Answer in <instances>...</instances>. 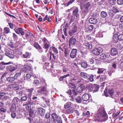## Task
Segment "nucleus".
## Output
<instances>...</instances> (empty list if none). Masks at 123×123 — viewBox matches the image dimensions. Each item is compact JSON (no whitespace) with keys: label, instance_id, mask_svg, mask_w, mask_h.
Returning a JSON list of instances; mask_svg holds the SVG:
<instances>
[{"label":"nucleus","instance_id":"obj_1","mask_svg":"<svg viewBox=\"0 0 123 123\" xmlns=\"http://www.w3.org/2000/svg\"><path fill=\"white\" fill-rule=\"evenodd\" d=\"M95 121L98 122L105 121L108 119L107 116L103 107L100 106L96 114L94 115Z\"/></svg>","mask_w":123,"mask_h":123},{"label":"nucleus","instance_id":"obj_2","mask_svg":"<svg viewBox=\"0 0 123 123\" xmlns=\"http://www.w3.org/2000/svg\"><path fill=\"white\" fill-rule=\"evenodd\" d=\"M43 84L44 85L43 87H41L38 88V90L37 91V93L39 95H41L43 94L44 96H47L49 92L46 90V84L45 82H43Z\"/></svg>","mask_w":123,"mask_h":123},{"label":"nucleus","instance_id":"obj_3","mask_svg":"<svg viewBox=\"0 0 123 123\" xmlns=\"http://www.w3.org/2000/svg\"><path fill=\"white\" fill-rule=\"evenodd\" d=\"M91 5L89 2H87L85 3L83 6H80V8L81 10L82 11L84 14H86L88 12V9L90 7Z\"/></svg>","mask_w":123,"mask_h":123},{"label":"nucleus","instance_id":"obj_4","mask_svg":"<svg viewBox=\"0 0 123 123\" xmlns=\"http://www.w3.org/2000/svg\"><path fill=\"white\" fill-rule=\"evenodd\" d=\"M34 90V89L33 88L26 89V92L25 95L27 96L29 98L31 99L32 95V92Z\"/></svg>","mask_w":123,"mask_h":123},{"label":"nucleus","instance_id":"obj_5","mask_svg":"<svg viewBox=\"0 0 123 123\" xmlns=\"http://www.w3.org/2000/svg\"><path fill=\"white\" fill-rule=\"evenodd\" d=\"M51 116L52 118L53 119V121H52V119H49V120H47V123H55V121L57 120V118L59 117L58 115L55 113H53L51 114Z\"/></svg>","mask_w":123,"mask_h":123},{"label":"nucleus","instance_id":"obj_6","mask_svg":"<svg viewBox=\"0 0 123 123\" xmlns=\"http://www.w3.org/2000/svg\"><path fill=\"white\" fill-rule=\"evenodd\" d=\"M103 51L102 48L101 47H99L97 48L94 49L92 51V53L96 55H99L100 53Z\"/></svg>","mask_w":123,"mask_h":123},{"label":"nucleus","instance_id":"obj_7","mask_svg":"<svg viewBox=\"0 0 123 123\" xmlns=\"http://www.w3.org/2000/svg\"><path fill=\"white\" fill-rule=\"evenodd\" d=\"M14 51L13 50H6V52L5 53V54L7 56L9 57L11 59L13 58L14 56L13 55Z\"/></svg>","mask_w":123,"mask_h":123},{"label":"nucleus","instance_id":"obj_8","mask_svg":"<svg viewBox=\"0 0 123 123\" xmlns=\"http://www.w3.org/2000/svg\"><path fill=\"white\" fill-rule=\"evenodd\" d=\"M17 68V66L15 65L9 66L6 68V70L12 72L15 70Z\"/></svg>","mask_w":123,"mask_h":123},{"label":"nucleus","instance_id":"obj_9","mask_svg":"<svg viewBox=\"0 0 123 123\" xmlns=\"http://www.w3.org/2000/svg\"><path fill=\"white\" fill-rule=\"evenodd\" d=\"M20 101L21 99H19L17 97H15L12 100V104L17 106L19 105Z\"/></svg>","mask_w":123,"mask_h":123},{"label":"nucleus","instance_id":"obj_10","mask_svg":"<svg viewBox=\"0 0 123 123\" xmlns=\"http://www.w3.org/2000/svg\"><path fill=\"white\" fill-rule=\"evenodd\" d=\"M77 27L75 25L72 29L69 31V35L71 36H72L75 32H77Z\"/></svg>","mask_w":123,"mask_h":123},{"label":"nucleus","instance_id":"obj_11","mask_svg":"<svg viewBox=\"0 0 123 123\" xmlns=\"http://www.w3.org/2000/svg\"><path fill=\"white\" fill-rule=\"evenodd\" d=\"M77 50L76 49H72L70 55L71 58H74L76 57L77 54Z\"/></svg>","mask_w":123,"mask_h":123},{"label":"nucleus","instance_id":"obj_12","mask_svg":"<svg viewBox=\"0 0 123 123\" xmlns=\"http://www.w3.org/2000/svg\"><path fill=\"white\" fill-rule=\"evenodd\" d=\"M34 47L37 49L38 52L40 53H42L43 52L42 48L37 43H35L34 44Z\"/></svg>","mask_w":123,"mask_h":123},{"label":"nucleus","instance_id":"obj_13","mask_svg":"<svg viewBox=\"0 0 123 123\" xmlns=\"http://www.w3.org/2000/svg\"><path fill=\"white\" fill-rule=\"evenodd\" d=\"M71 9L73 10V15L77 17L78 16V13L79 12L78 8L77 7L74 6L71 8Z\"/></svg>","mask_w":123,"mask_h":123},{"label":"nucleus","instance_id":"obj_14","mask_svg":"<svg viewBox=\"0 0 123 123\" xmlns=\"http://www.w3.org/2000/svg\"><path fill=\"white\" fill-rule=\"evenodd\" d=\"M63 48L62 47V46L60 47H59V49H61L62 51H64V53L65 54V55L66 56H67L68 55L70 51L69 50L67 49H66L65 48V47L64 46L63 47Z\"/></svg>","mask_w":123,"mask_h":123},{"label":"nucleus","instance_id":"obj_15","mask_svg":"<svg viewBox=\"0 0 123 123\" xmlns=\"http://www.w3.org/2000/svg\"><path fill=\"white\" fill-rule=\"evenodd\" d=\"M85 89V86L84 85L81 84L78 86L77 89L76 91L77 92L81 93Z\"/></svg>","mask_w":123,"mask_h":123},{"label":"nucleus","instance_id":"obj_16","mask_svg":"<svg viewBox=\"0 0 123 123\" xmlns=\"http://www.w3.org/2000/svg\"><path fill=\"white\" fill-rule=\"evenodd\" d=\"M70 76V75L69 74L64 75L63 76L61 77L59 79L60 81H63L64 82L65 81L66 82V83L67 84L68 82L66 80V77H69Z\"/></svg>","mask_w":123,"mask_h":123},{"label":"nucleus","instance_id":"obj_17","mask_svg":"<svg viewBox=\"0 0 123 123\" xmlns=\"http://www.w3.org/2000/svg\"><path fill=\"white\" fill-rule=\"evenodd\" d=\"M76 42V39L74 38L73 37H72L69 40V47L71 45L74 46Z\"/></svg>","mask_w":123,"mask_h":123},{"label":"nucleus","instance_id":"obj_18","mask_svg":"<svg viewBox=\"0 0 123 123\" xmlns=\"http://www.w3.org/2000/svg\"><path fill=\"white\" fill-rule=\"evenodd\" d=\"M38 111L40 115L44 116L45 112V110L42 107H40L38 108Z\"/></svg>","mask_w":123,"mask_h":123},{"label":"nucleus","instance_id":"obj_19","mask_svg":"<svg viewBox=\"0 0 123 123\" xmlns=\"http://www.w3.org/2000/svg\"><path fill=\"white\" fill-rule=\"evenodd\" d=\"M118 54L117 49L114 48H112L111 50V55L113 56H116Z\"/></svg>","mask_w":123,"mask_h":123},{"label":"nucleus","instance_id":"obj_20","mask_svg":"<svg viewBox=\"0 0 123 123\" xmlns=\"http://www.w3.org/2000/svg\"><path fill=\"white\" fill-rule=\"evenodd\" d=\"M89 95L87 94H84L82 96V98L83 100L86 101L88 100L89 99Z\"/></svg>","mask_w":123,"mask_h":123},{"label":"nucleus","instance_id":"obj_21","mask_svg":"<svg viewBox=\"0 0 123 123\" xmlns=\"http://www.w3.org/2000/svg\"><path fill=\"white\" fill-rule=\"evenodd\" d=\"M89 21L90 23L94 24H96L98 22L97 19L95 18H90Z\"/></svg>","mask_w":123,"mask_h":123},{"label":"nucleus","instance_id":"obj_22","mask_svg":"<svg viewBox=\"0 0 123 123\" xmlns=\"http://www.w3.org/2000/svg\"><path fill=\"white\" fill-rule=\"evenodd\" d=\"M105 70L104 69L99 68H98V70L97 71V73L99 74L103 73L104 72V74H107Z\"/></svg>","mask_w":123,"mask_h":123},{"label":"nucleus","instance_id":"obj_23","mask_svg":"<svg viewBox=\"0 0 123 123\" xmlns=\"http://www.w3.org/2000/svg\"><path fill=\"white\" fill-rule=\"evenodd\" d=\"M112 39V41L114 43H117L118 41V39L119 40L118 36L116 34L114 35Z\"/></svg>","mask_w":123,"mask_h":123},{"label":"nucleus","instance_id":"obj_24","mask_svg":"<svg viewBox=\"0 0 123 123\" xmlns=\"http://www.w3.org/2000/svg\"><path fill=\"white\" fill-rule=\"evenodd\" d=\"M74 109L72 107H70L69 109H67L66 110V113L68 114L73 113L74 111Z\"/></svg>","mask_w":123,"mask_h":123},{"label":"nucleus","instance_id":"obj_25","mask_svg":"<svg viewBox=\"0 0 123 123\" xmlns=\"http://www.w3.org/2000/svg\"><path fill=\"white\" fill-rule=\"evenodd\" d=\"M93 85L91 84H87L86 86V87L88 89V91L89 92H91L93 90Z\"/></svg>","mask_w":123,"mask_h":123},{"label":"nucleus","instance_id":"obj_26","mask_svg":"<svg viewBox=\"0 0 123 123\" xmlns=\"http://www.w3.org/2000/svg\"><path fill=\"white\" fill-rule=\"evenodd\" d=\"M84 47L88 49H90L92 48V45L87 42L84 43Z\"/></svg>","mask_w":123,"mask_h":123},{"label":"nucleus","instance_id":"obj_27","mask_svg":"<svg viewBox=\"0 0 123 123\" xmlns=\"http://www.w3.org/2000/svg\"><path fill=\"white\" fill-rule=\"evenodd\" d=\"M80 75L81 77L85 79H86L89 77L87 73L83 72H81Z\"/></svg>","mask_w":123,"mask_h":123},{"label":"nucleus","instance_id":"obj_28","mask_svg":"<svg viewBox=\"0 0 123 123\" xmlns=\"http://www.w3.org/2000/svg\"><path fill=\"white\" fill-rule=\"evenodd\" d=\"M31 77V75L29 74H27L26 75H24V79L25 80H28Z\"/></svg>","mask_w":123,"mask_h":123},{"label":"nucleus","instance_id":"obj_29","mask_svg":"<svg viewBox=\"0 0 123 123\" xmlns=\"http://www.w3.org/2000/svg\"><path fill=\"white\" fill-rule=\"evenodd\" d=\"M107 79L106 74H103L101 76L99 80L100 81H103Z\"/></svg>","mask_w":123,"mask_h":123},{"label":"nucleus","instance_id":"obj_30","mask_svg":"<svg viewBox=\"0 0 123 123\" xmlns=\"http://www.w3.org/2000/svg\"><path fill=\"white\" fill-rule=\"evenodd\" d=\"M16 106L12 104L10 109V111L11 112H14L16 110Z\"/></svg>","mask_w":123,"mask_h":123},{"label":"nucleus","instance_id":"obj_31","mask_svg":"<svg viewBox=\"0 0 123 123\" xmlns=\"http://www.w3.org/2000/svg\"><path fill=\"white\" fill-rule=\"evenodd\" d=\"M75 99L76 101L78 103H80L82 102V98L79 96H78L76 97Z\"/></svg>","mask_w":123,"mask_h":123},{"label":"nucleus","instance_id":"obj_32","mask_svg":"<svg viewBox=\"0 0 123 123\" xmlns=\"http://www.w3.org/2000/svg\"><path fill=\"white\" fill-rule=\"evenodd\" d=\"M100 15L102 17L105 18L107 16V14L106 12L104 11H102L100 13Z\"/></svg>","mask_w":123,"mask_h":123},{"label":"nucleus","instance_id":"obj_33","mask_svg":"<svg viewBox=\"0 0 123 123\" xmlns=\"http://www.w3.org/2000/svg\"><path fill=\"white\" fill-rule=\"evenodd\" d=\"M114 13L112 9H110L108 11L109 15L111 17H112L114 15Z\"/></svg>","mask_w":123,"mask_h":123},{"label":"nucleus","instance_id":"obj_34","mask_svg":"<svg viewBox=\"0 0 123 123\" xmlns=\"http://www.w3.org/2000/svg\"><path fill=\"white\" fill-rule=\"evenodd\" d=\"M83 80L82 78L79 76H78L75 83L77 84L81 83Z\"/></svg>","mask_w":123,"mask_h":123},{"label":"nucleus","instance_id":"obj_35","mask_svg":"<svg viewBox=\"0 0 123 123\" xmlns=\"http://www.w3.org/2000/svg\"><path fill=\"white\" fill-rule=\"evenodd\" d=\"M93 92H95L98 91L99 86L96 85H93Z\"/></svg>","mask_w":123,"mask_h":123},{"label":"nucleus","instance_id":"obj_36","mask_svg":"<svg viewBox=\"0 0 123 123\" xmlns=\"http://www.w3.org/2000/svg\"><path fill=\"white\" fill-rule=\"evenodd\" d=\"M21 73L22 72L21 70H20L19 71H17L15 74L14 77L16 79L18 77H20Z\"/></svg>","mask_w":123,"mask_h":123},{"label":"nucleus","instance_id":"obj_37","mask_svg":"<svg viewBox=\"0 0 123 123\" xmlns=\"http://www.w3.org/2000/svg\"><path fill=\"white\" fill-rule=\"evenodd\" d=\"M31 55V54L28 52H26L25 54L23 55V56L24 58H28L30 57Z\"/></svg>","mask_w":123,"mask_h":123},{"label":"nucleus","instance_id":"obj_38","mask_svg":"<svg viewBox=\"0 0 123 123\" xmlns=\"http://www.w3.org/2000/svg\"><path fill=\"white\" fill-rule=\"evenodd\" d=\"M106 55L104 53L102 54L99 56V58L102 60H104L106 59Z\"/></svg>","mask_w":123,"mask_h":123},{"label":"nucleus","instance_id":"obj_39","mask_svg":"<svg viewBox=\"0 0 123 123\" xmlns=\"http://www.w3.org/2000/svg\"><path fill=\"white\" fill-rule=\"evenodd\" d=\"M81 66L82 67L84 68H86L88 66V64L86 62H83L81 63Z\"/></svg>","mask_w":123,"mask_h":123},{"label":"nucleus","instance_id":"obj_40","mask_svg":"<svg viewBox=\"0 0 123 123\" xmlns=\"http://www.w3.org/2000/svg\"><path fill=\"white\" fill-rule=\"evenodd\" d=\"M68 86L69 88H75L76 87V86L75 84L70 83L68 84Z\"/></svg>","mask_w":123,"mask_h":123},{"label":"nucleus","instance_id":"obj_41","mask_svg":"<svg viewBox=\"0 0 123 123\" xmlns=\"http://www.w3.org/2000/svg\"><path fill=\"white\" fill-rule=\"evenodd\" d=\"M6 109L3 107L0 108V112L1 114H3L6 112Z\"/></svg>","mask_w":123,"mask_h":123},{"label":"nucleus","instance_id":"obj_42","mask_svg":"<svg viewBox=\"0 0 123 123\" xmlns=\"http://www.w3.org/2000/svg\"><path fill=\"white\" fill-rule=\"evenodd\" d=\"M51 48L52 50L54 51V53H55L56 54H57L58 53V50L55 47L52 46Z\"/></svg>","mask_w":123,"mask_h":123},{"label":"nucleus","instance_id":"obj_43","mask_svg":"<svg viewBox=\"0 0 123 123\" xmlns=\"http://www.w3.org/2000/svg\"><path fill=\"white\" fill-rule=\"evenodd\" d=\"M71 105V103L70 102H67L66 104L64 105V107L66 108H67L70 107Z\"/></svg>","mask_w":123,"mask_h":123},{"label":"nucleus","instance_id":"obj_44","mask_svg":"<svg viewBox=\"0 0 123 123\" xmlns=\"http://www.w3.org/2000/svg\"><path fill=\"white\" fill-rule=\"evenodd\" d=\"M7 74V73H5L2 75L1 78V82H3L5 80V79L6 78V76Z\"/></svg>","mask_w":123,"mask_h":123},{"label":"nucleus","instance_id":"obj_45","mask_svg":"<svg viewBox=\"0 0 123 123\" xmlns=\"http://www.w3.org/2000/svg\"><path fill=\"white\" fill-rule=\"evenodd\" d=\"M90 115V112L89 111H87L86 113H84V112L83 113L82 116L84 117L89 116Z\"/></svg>","mask_w":123,"mask_h":123},{"label":"nucleus","instance_id":"obj_46","mask_svg":"<svg viewBox=\"0 0 123 123\" xmlns=\"http://www.w3.org/2000/svg\"><path fill=\"white\" fill-rule=\"evenodd\" d=\"M15 78L14 77H10L7 78V80L8 81L12 82L14 81Z\"/></svg>","mask_w":123,"mask_h":123},{"label":"nucleus","instance_id":"obj_47","mask_svg":"<svg viewBox=\"0 0 123 123\" xmlns=\"http://www.w3.org/2000/svg\"><path fill=\"white\" fill-rule=\"evenodd\" d=\"M49 47V45L47 43H45L44 46L43 48L45 49L46 50H45V52H47V51Z\"/></svg>","mask_w":123,"mask_h":123},{"label":"nucleus","instance_id":"obj_48","mask_svg":"<svg viewBox=\"0 0 123 123\" xmlns=\"http://www.w3.org/2000/svg\"><path fill=\"white\" fill-rule=\"evenodd\" d=\"M74 1V0H70L68 2L66 3L65 5L67 6H68L69 5L72 4Z\"/></svg>","mask_w":123,"mask_h":123},{"label":"nucleus","instance_id":"obj_49","mask_svg":"<svg viewBox=\"0 0 123 123\" xmlns=\"http://www.w3.org/2000/svg\"><path fill=\"white\" fill-rule=\"evenodd\" d=\"M94 76L93 75H91L89 78H88V81H90L91 82L93 81H94Z\"/></svg>","mask_w":123,"mask_h":123},{"label":"nucleus","instance_id":"obj_50","mask_svg":"<svg viewBox=\"0 0 123 123\" xmlns=\"http://www.w3.org/2000/svg\"><path fill=\"white\" fill-rule=\"evenodd\" d=\"M33 84L35 86H37L40 84L39 81L37 80H35L33 82Z\"/></svg>","mask_w":123,"mask_h":123},{"label":"nucleus","instance_id":"obj_51","mask_svg":"<svg viewBox=\"0 0 123 123\" xmlns=\"http://www.w3.org/2000/svg\"><path fill=\"white\" fill-rule=\"evenodd\" d=\"M25 70H29L30 71H32L33 70L31 66H27L25 68Z\"/></svg>","mask_w":123,"mask_h":123},{"label":"nucleus","instance_id":"obj_52","mask_svg":"<svg viewBox=\"0 0 123 123\" xmlns=\"http://www.w3.org/2000/svg\"><path fill=\"white\" fill-rule=\"evenodd\" d=\"M116 0H109V3L110 5H114Z\"/></svg>","mask_w":123,"mask_h":123},{"label":"nucleus","instance_id":"obj_53","mask_svg":"<svg viewBox=\"0 0 123 123\" xmlns=\"http://www.w3.org/2000/svg\"><path fill=\"white\" fill-rule=\"evenodd\" d=\"M4 30L6 33H8L10 32L9 28L7 27H5L4 29Z\"/></svg>","mask_w":123,"mask_h":123},{"label":"nucleus","instance_id":"obj_54","mask_svg":"<svg viewBox=\"0 0 123 123\" xmlns=\"http://www.w3.org/2000/svg\"><path fill=\"white\" fill-rule=\"evenodd\" d=\"M28 97L27 96H23L21 98V100L22 101H26Z\"/></svg>","mask_w":123,"mask_h":123},{"label":"nucleus","instance_id":"obj_55","mask_svg":"<svg viewBox=\"0 0 123 123\" xmlns=\"http://www.w3.org/2000/svg\"><path fill=\"white\" fill-rule=\"evenodd\" d=\"M18 30L20 32V34L21 33L22 35H23L24 34L25 32L24 31H23V29L22 28H19Z\"/></svg>","mask_w":123,"mask_h":123},{"label":"nucleus","instance_id":"obj_56","mask_svg":"<svg viewBox=\"0 0 123 123\" xmlns=\"http://www.w3.org/2000/svg\"><path fill=\"white\" fill-rule=\"evenodd\" d=\"M95 59L93 57L90 58L89 60V62L91 64L94 63V60Z\"/></svg>","mask_w":123,"mask_h":123},{"label":"nucleus","instance_id":"obj_57","mask_svg":"<svg viewBox=\"0 0 123 123\" xmlns=\"http://www.w3.org/2000/svg\"><path fill=\"white\" fill-rule=\"evenodd\" d=\"M108 92L111 95V97L112 98V96L113 93V90L112 89H110L108 91Z\"/></svg>","mask_w":123,"mask_h":123},{"label":"nucleus","instance_id":"obj_58","mask_svg":"<svg viewBox=\"0 0 123 123\" xmlns=\"http://www.w3.org/2000/svg\"><path fill=\"white\" fill-rule=\"evenodd\" d=\"M116 47L118 49L120 50H122L123 48V47L119 44H117Z\"/></svg>","mask_w":123,"mask_h":123},{"label":"nucleus","instance_id":"obj_59","mask_svg":"<svg viewBox=\"0 0 123 123\" xmlns=\"http://www.w3.org/2000/svg\"><path fill=\"white\" fill-rule=\"evenodd\" d=\"M58 123H62V121L61 117H59L57 118V120H56Z\"/></svg>","mask_w":123,"mask_h":123},{"label":"nucleus","instance_id":"obj_60","mask_svg":"<svg viewBox=\"0 0 123 123\" xmlns=\"http://www.w3.org/2000/svg\"><path fill=\"white\" fill-rule=\"evenodd\" d=\"M16 85L15 84H13L10 85L8 86V87L9 88H13L15 87L16 86Z\"/></svg>","mask_w":123,"mask_h":123},{"label":"nucleus","instance_id":"obj_61","mask_svg":"<svg viewBox=\"0 0 123 123\" xmlns=\"http://www.w3.org/2000/svg\"><path fill=\"white\" fill-rule=\"evenodd\" d=\"M105 0H96L98 2V4L99 5L102 4L103 2L105 1Z\"/></svg>","mask_w":123,"mask_h":123},{"label":"nucleus","instance_id":"obj_62","mask_svg":"<svg viewBox=\"0 0 123 123\" xmlns=\"http://www.w3.org/2000/svg\"><path fill=\"white\" fill-rule=\"evenodd\" d=\"M113 11L114 12L116 13L117 12H119V11L118 10L116 7L115 6L113 7Z\"/></svg>","mask_w":123,"mask_h":123},{"label":"nucleus","instance_id":"obj_63","mask_svg":"<svg viewBox=\"0 0 123 123\" xmlns=\"http://www.w3.org/2000/svg\"><path fill=\"white\" fill-rule=\"evenodd\" d=\"M118 38H119V40L120 41L123 40V34H120L118 36Z\"/></svg>","mask_w":123,"mask_h":123},{"label":"nucleus","instance_id":"obj_64","mask_svg":"<svg viewBox=\"0 0 123 123\" xmlns=\"http://www.w3.org/2000/svg\"><path fill=\"white\" fill-rule=\"evenodd\" d=\"M117 2L118 4L122 5L123 4V0H117Z\"/></svg>","mask_w":123,"mask_h":123}]
</instances>
